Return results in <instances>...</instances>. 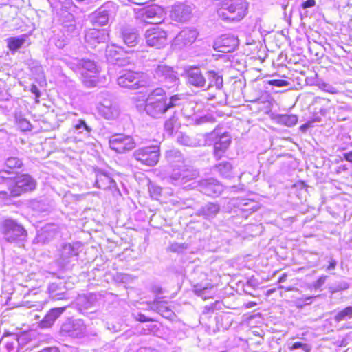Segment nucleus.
I'll use <instances>...</instances> for the list:
<instances>
[{
	"label": "nucleus",
	"instance_id": "f257e3e1",
	"mask_svg": "<svg viewBox=\"0 0 352 352\" xmlns=\"http://www.w3.org/2000/svg\"><path fill=\"white\" fill-rule=\"evenodd\" d=\"M8 170L0 171V179L6 182L10 195L6 191H0V203L3 205L13 204L12 198L22 193L21 162L16 157H10L6 163Z\"/></svg>",
	"mask_w": 352,
	"mask_h": 352
},
{
	"label": "nucleus",
	"instance_id": "f03ea898",
	"mask_svg": "<svg viewBox=\"0 0 352 352\" xmlns=\"http://www.w3.org/2000/svg\"><path fill=\"white\" fill-rule=\"evenodd\" d=\"M166 158L173 167L177 168L167 178L168 181L176 186H185L187 183L195 180L199 176L197 170L184 165V160L178 150H169L166 153Z\"/></svg>",
	"mask_w": 352,
	"mask_h": 352
},
{
	"label": "nucleus",
	"instance_id": "7ed1b4c3",
	"mask_svg": "<svg viewBox=\"0 0 352 352\" xmlns=\"http://www.w3.org/2000/svg\"><path fill=\"white\" fill-rule=\"evenodd\" d=\"M217 12L225 21H240L247 14L248 4L245 0H220Z\"/></svg>",
	"mask_w": 352,
	"mask_h": 352
},
{
	"label": "nucleus",
	"instance_id": "20e7f679",
	"mask_svg": "<svg viewBox=\"0 0 352 352\" xmlns=\"http://www.w3.org/2000/svg\"><path fill=\"white\" fill-rule=\"evenodd\" d=\"M70 67L74 72L80 74L83 85L89 88L94 87L98 82L97 76L98 68L94 61L91 60H76V63H71Z\"/></svg>",
	"mask_w": 352,
	"mask_h": 352
},
{
	"label": "nucleus",
	"instance_id": "39448f33",
	"mask_svg": "<svg viewBox=\"0 0 352 352\" xmlns=\"http://www.w3.org/2000/svg\"><path fill=\"white\" fill-rule=\"evenodd\" d=\"M118 84L122 87L138 89L148 85L149 80L143 74L128 71L118 77Z\"/></svg>",
	"mask_w": 352,
	"mask_h": 352
},
{
	"label": "nucleus",
	"instance_id": "423d86ee",
	"mask_svg": "<svg viewBox=\"0 0 352 352\" xmlns=\"http://www.w3.org/2000/svg\"><path fill=\"white\" fill-rule=\"evenodd\" d=\"M144 37L148 46L157 49L163 48L168 43V32L159 26L148 29Z\"/></svg>",
	"mask_w": 352,
	"mask_h": 352
},
{
	"label": "nucleus",
	"instance_id": "0eeeda50",
	"mask_svg": "<svg viewBox=\"0 0 352 352\" xmlns=\"http://www.w3.org/2000/svg\"><path fill=\"white\" fill-rule=\"evenodd\" d=\"M153 75L160 82L169 88L177 85L179 81L177 72L173 67L164 64L157 65L154 68Z\"/></svg>",
	"mask_w": 352,
	"mask_h": 352
},
{
	"label": "nucleus",
	"instance_id": "6e6552de",
	"mask_svg": "<svg viewBox=\"0 0 352 352\" xmlns=\"http://www.w3.org/2000/svg\"><path fill=\"white\" fill-rule=\"evenodd\" d=\"M133 157L137 161L148 166L157 164L160 157V147L158 146H150L140 148L133 153Z\"/></svg>",
	"mask_w": 352,
	"mask_h": 352
},
{
	"label": "nucleus",
	"instance_id": "1a4fd4ad",
	"mask_svg": "<svg viewBox=\"0 0 352 352\" xmlns=\"http://www.w3.org/2000/svg\"><path fill=\"white\" fill-rule=\"evenodd\" d=\"M190 184L184 188H198L199 190L208 196H218L223 190V186L214 179L201 180Z\"/></svg>",
	"mask_w": 352,
	"mask_h": 352
},
{
	"label": "nucleus",
	"instance_id": "9d476101",
	"mask_svg": "<svg viewBox=\"0 0 352 352\" xmlns=\"http://www.w3.org/2000/svg\"><path fill=\"white\" fill-rule=\"evenodd\" d=\"M117 11L116 5L109 1L102 6L95 13L93 19V24L94 26L105 25L110 18L114 16Z\"/></svg>",
	"mask_w": 352,
	"mask_h": 352
},
{
	"label": "nucleus",
	"instance_id": "9b49d317",
	"mask_svg": "<svg viewBox=\"0 0 352 352\" xmlns=\"http://www.w3.org/2000/svg\"><path fill=\"white\" fill-rule=\"evenodd\" d=\"M109 144L112 150H114L119 153L131 151L135 146V144L131 137L121 134L112 135L109 138Z\"/></svg>",
	"mask_w": 352,
	"mask_h": 352
},
{
	"label": "nucleus",
	"instance_id": "f8f14e48",
	"mask_svg": "<svg viewBox=\"0 0 352 352\" xmlns=\"http://www.w3.org/2000/svg\"><path fill=\"white\" fill-rule=\"evenodd\" d=\"M210 135L214 140V155L219 160L230 146L231 137L227 133L219 135L216 131H214Z\"/></svg>",
	"mask_w": 352,
	"mask_h": 352
},
{
	"label": "nucleus",
	"instance_id": "ddd939ff",
	"mask_svg": "<svg viewBox=\"0 0 352 352\" xmlns=\"http://www.w3.org/2000/svg\"><path fill=\"white\" fill-rule=\"evenodd\" d=\"M238 45L237 37L231 34H224L214 41L213 47L218 52L228 53L234 51Z\"/></svg>",
	"mask_w": 352,
	"mask_h": 352
},
{
	"label": "nucleus",
	"instance_id": "4468645a",
	"mask_svg": "<svg viewBox=\"0 0 352 352\" xmlns=\"http://www.w3.org/2000/svg\"><path fill=\"white\" fill-rule=\"evenodd\" d=\"M3 232L6 241L14 243L22 235V227L12 219H6L3 223Z\"/></svg>",
	"mask_w": 352,
	"mask_h": 352
},
{
	"label": "nucleus",
	"instance_id": "2eb2a0df",
	"mask_svg": "<svg viewBox=\"0 0 352 352\" xmlns=\"http://www.w3.org/2000/svg\"><path fill=\"white\" fill-rule=\"evenodd\" d=\"M164 14L162 7L153 5L144 9L142 16L144 21L148 23L158 24L163 20Z\"/></svg>",
	"mask_w": 352,
	"mask_h": 352
},
{
	"label": "nucleus",
	"instance_id": "dca6fc26",
	"mask_svg": "<svg viewBox=\"0 0 352 352\" xmlns=\"http://www.w3.org/2000/svg\"><path fill=\"white\" fill-rule=\"evenodd\" d=\"M109 36V33L106 30L94 28L87 32L85 39L89 45L95 47L97 44L108 41Z\"/></svg>",
	"mask_w": 352,
	"mask_h": 352
},
{
	"label": "nucleus",
	"instance_id": "f3484780",
	"mask_svg": "<svg viewBox=\"0 0 352 352\" xmlns=\"http://www.w3.org/2000/svg\"><path fill=\"white\" fill-rule=\"evenodd\" d=\"M188 84L197 88H203L206 84V79L201 69L197 67H191L186 71Z\"/></svg>",
	"mask_w": 352,
	"mask_h": 352
},
{
	"label": "nucleus",
	"instance_id": "a211bd4d",
	"mask_svg": "<svg viewBox=\"0 0 352 352\" xmlns=\"http://www.w3.org/2000/svg\"><path fill=\"white\" fill-rule=\"evenodd\" d=\"M19 346L18 334L4 335L0 340V351L2 352H19Z\"/></svg>",
	"mask_w": 352,
	"mask_h": 352
},
{
	"label": "nucleus",
	"instance_id": "6ab92c4d",
	"mask_svg": "<svg viewBox=\"0 0 352 352\" xmlns=\"http://www.w3.org/2000/svg\"><path fill=\"white\" fill-rule=\"evenodd\" d=\"M192 8L190 6L178 3L172 7L170 17L176 21H186L190 19Z\"/></svg>",
	"mask_w": 352,
	"mask_h": 352
},
{
	"label": "nucleus",
	"instance_id": "aec40b11",
	"mask_svg": "<svg viewBox=\"0 0 352 352\" xmlns=\"http://www.w3.org/2000/svg\"><path fill=\"white\" fill-rule=\"evenodd\" d=\"M61 330L69 336L80 337L85 331V325L81 320H74L64 323Z\"/></svg>",
	"mask_w": 352,
	"mask_h": 352
},
{
	"label": "nucleus",
	"instance_id": "412c9836",
	"mask_svg": "<svg viewBox=\"0 0 352 352\" xmlns=\"http://www.w3.org/2000/svg\"><path fill=\"white\" fill-rule=\"evenodd\" d=\"M198 35L196 30L186 28L182 30L175 38L174 45L179 47L192 44L197 38Z\"/></svg>",
	"mask_w": 352,
	"mask_h": 352
},
{
	"label": "nucleus",
	"instance_id": "4be33fe9",
	"mask_svg": "<svg viewBox=\"0 0 352 352\" xmlns=\"http://www.w3.org/2000/svg\"><path fill=\"white\" fill-rule=\"evenodd\" d=\"M50 297L55 300L66 298L67 288L63 282L52 283L48 286Z\"/></svg>",
	"mask_w": 352,
	"mask_h": 352
},
{
	"label": "nucleus",
	"instance_id": "5701e85b",
	"mask_svg": "<svg viewBox=\"0 0 352 352\" xmlns=\"http://www.w3.org/2000/svg\"><path fill=\"white\" fill-rule=\"evenodd\" d=\"M31 75L38 84L39 87H43L47 85L45 76L41 65L36 61H32L29 64Z\"/></svg>",
	"mask_w": 352,
	"mask_h": 352
},
{
	"label": "nucleus",
	"instance_id": "b1692460",
	"mask_svg": "<svg viewBox=\"0 0 352 352\" xmlns=\"http://www.w3.org/2000/svg\"><path fill=\"white\" fill-rule=\"evenodd\" d=\"M220 211V206L216 203H208L202 206L197 212L199 216L206 219L214 218Z\"/></svg>",
	"mask_w": 352,
	"mask_h": 352
},
{
	"label": "nucleus",
	"instance_id": "393cba45",
	"mask_svg": "<svg viewBox=\"0 0 352 352\" xmlns=\"http://www.w3.org/2000/svg\"><path fill=\"white\" fill-rule=\"evenodd\" d=\"M145 111L150 116L158 118H160L166 111H168L166 102H160L154 104H146Z\"/></svg>",
	"mask_w": 352,
	"mask_h": 352
},
{
	"label": "nucleus",
	"instance_id": "a878e982",
	"mask_svg": "<svg viewBox=\"0 0 352 352\" xmlns=\"http://www.w3.org/2000/svg\"><path fill=\"white\" fill-rule=\"evenodd\" d=\"M65 307L52 309L41 322L42 327H50L54 321L63 313Z\"/></svg>",
	"mask_w": 352,
	"mask_h": 352
},
{
	"label": "nucleus",
	"instance_id": "bb28decb",
	"mask_svg": "<svg viewBox=\"0 0 352 352\" xmlns=\"http://www.w3.org/2000/svg\"><path fill=\"white\" fill-rule=\"evenodd\" d=\"M122 38L124 43L129 47L135 46L139 41V36L135 29L125 28L122 30Z\"/></svg>",
	"mask_w": 352,
	"mask_h": 352
},
{
	"label": "nucleus",
	"instance_id": "cd10ccee",
	"mask_svg": "<svg viewBox=\"0 0 352 352\" xmlns=\"http://www.w3.org/2000/svg\"><path fill=\"white\" fill-rule=\"evenodd\" d=\"M98 111L102 117L108 120L116 119L120 115L119 109L116 105L111 104L108 105L100 104L98 107Z\"/></svg>",
	"mask_w": 352,
	"mask_h": 352
},
{
	"label": "nucleus",
	"instance_id": "c85d7f7f",
	"mask_svg": "<svg viewBox=\"0 0 352 352\" xmlns=\"http://www.w3.org/2000/svg\"><path fill=\"white\" fill-rule=\"evenodd\" d=\"M166 304L167 303L166 302L156 299L153 302L149 303V309L157 311L163 317L168 318L172 316L173 313Z\"/></svg>",
	"mask_w": 352,
	"mask_h": 352
},
{
	"label": "nucleus",
	"instance_id": "c756f323",
	"mask_svg": "<svg viewBox=\"0 0 352 352\" xmlns=\"http://www.w3.org/2000/svg\"><path fill=\"white\" fill-rule=\"evenodd\" d=\"M166 102V93L162 88H157L151 91L146 100V104Z\"/></svg>",
	"mask_w": 352,
	"mask_h": 352
},
{
	"label": "nucleus",
	"instance_id": "7c9ffc66",
	"mask_svg": "<svg viewBox=\"0 0 352 352\" xmlns=\"http://www.w3.org/2000/svg\"><path fill=\"white\" fill-rule=\"evenodd\" d=\"M207 77L208 80V89L210 87H215L217 89H220L223 87V78L221 75L214 70H210L207 72Z\"/></svg>",
	"mask_w": 352,
	"mask_h": 352
},
{
	"label": "nucleus",
	"instance_id": "2f4dec72",
	"mask_svg": "<svg viewBox=\"0 0 352 352\" xmlns=\"http://www.w3.org/2000/svg\"><path fill=\"white\" fill-rule=\"evenodd\" d=\"M114 184L113 179L106 173H100L96 176V184L99 188L105 190L111 188Z\"/></svg>",
	"mask_w": 352,
	"mask_h": 352
},
{
	"label": "nucleus",
	"instance_id": "473e14b6",
	"mask_svg": "<svg viewBox=\"0 0 352 352\" xmlns=\"http://www.w3.org/2000/svg\"><path fill=\"white\" fill-rule=\"evenodd\" d=\"M215 170L223 177L230 178L232 176V166L227 162H221L214 167Z\"/></svg>",
	"mask_w": 352,
	"mask_h": 352
},
{
	"label": "nucleus",
	"instance_id": "72a5a7b5",
	"mask_svg": "<svg viewBox=\"0 0 352 352\" xmlns=\"http://www.w3.org/2000/svg\"><path fill=\"white\" fill-rule=\"evenodd\" d=\"M36 186L37 182L34 178L28 174H23V192L33 191Z\"/></svg>",
	"mask_w": 352,
	"mask_h": 352
},
{
	"label": "nucleus",
	"instance_id": "f704fd0d",
	"mask_svg": "<svg viewBox=\"0 0 352 352\" xmlns=\"http://www.w3.org/2000/svg\"><path fill=\"white\" fill-rule=\"evenodd\" d=\"M177 141L179 144L187 146L195 147L199 145V142L196 139L183 133H180L178 135Z\"/></svg>",
	"mask_w": 352,
	"mask_h": 352
},
{
	"label": "nucleus",
	"instance_id": "c9c22d12",
	"mask_svg": "<svg viewBox=\"0 0 352 352\" xmlns=\"http://www.w3.org/2000/svg\"><path fill=\"white\" fill-rule=\"evenodd\" d=\"M78 254V248L70 243L66 244L63 247L61 255L64 259L75 256Z\"/></svg>",
	"mask_w": 352,
	"mask_h": 352
},
{
	"label": "nucleus",
	"instance_id": "e433bc0d",
	"mask_svg": "<svg viewBox=\"0 0 352 352\" xmlns=\"http://www.w3.org/2000/svg\"><path fill=\"white\" fill-rule=\"evenodd\" d=\"M352 318V307L348 306L344 309L340 311L335 316L334 320L340 322L343 320L351 319Z\"/></svg>",
	"mask_w": 352,
	"mask_h": 352
},
{
	"label": "nucleus",
	"instance_id": "4c0bfd02",
	"mask_svg": "<svg viewBox=\"0 0 352 352\" xmlns=\"http://www.w3.org/2000/svg\"><path fill=\"white\" fill-rule=\"evenodd\" d=\"M278 122L287 126H294L298 122V117L295 115H281L278 118Z\"/></svg>",
	"mask_w": 352,
	"mask_h": 352
},
{
	"label": "nucleus",
	"instance_id": "58836bf2",
	"mask_svg": "<svg viewBox=\"0 0 352 352\" xmlns=\"http://www.w3.org/2000/svg\"><path fill=\"white\" fill-rule=\"evenodd\" d=\"M56 235L55 228L54 226H47L43 228L39 234L41 239L50 240Z\"/></svg>",
	"mask_w": 352,
	"mask_h": 352
},
{
	"label": "nucleus",
	"instance_id": "ea45409f",
	"mask_svg": "<svg viewBox=\"0 0 352 352\" xmlns=\"http://www.w3.org/2000/svg\"><path fill=\"white\" fill-rule=\"evenodd\" d=\"M213 289L212 285L209 287H202L201 285L195 286V292L198 295L204 298V299L211 298L210 291Z\"/></svg>",
	"mask_w": 352,
	"mask_h": 352
},
{
	"label": "nucleus",
	"instance_id": "a19ab883",
	"mask_svg": "<svg viewBox=\"0 0 352 352\" xmlns=\"http://www.w3.org/2000/svg\"><path fill=\"white\" fill-rule=\"evenodd\" d=\"M349 284L345 280H340L334 284H332L329 287V291L331 294L346 290L349 287Z\"/></svg>",
	"mask_w": 352,
	"mask_h": 352
},
{
	"label": "nucleus",
	"instance_id": "79ce46f5",
	"mask_svg": "<svg viewBox=\"0 0 352 352\" xmlns=\"http://www.w3.org/2000/svg\"><path fill=\"white\" fill-rule=\"evenodd\" d=\"M7 45L10 50L15 52L22 45V38L10 37L7 38Z\"/></svg>",
	"mask_w": 352,
	"mask_h": 352
},
{
	"label": "nucleus",
	"instance_id": "37998d69",
	"mask_svg": "<svg viewBox=\"0 0 352 352\" xmlns=\"http://www.w3.org/2000/svg\"><path fill=\"white\" fill-rule=\"evenodd\" d=\"M74 129L78 131L80 133H82L84 131H85L86 135H89L91 131V127L87 126L83 120H78L76 123L74 124Z\"/></svg>",
	"mask_w": 352,
	"mask_h": 352
},
{
	"label": "nucleus",
	"instance_id": "c03bdc74",
	"mask_svg": "<svg viewBox=\"0 0 352 352\" xmlns=\"http://www.w3.org/2000/svg\"><path fill=\"white\" fill-rule=\"evenodd\" d=\"M179 100H180V98L177 95L172 96L168 99V102L166 100V105L167 106L168 110L170 108H173V107H175L179 105Z\"/></svg>",
	"mask_w": 352,
	"mask_h": 352
},
{
	"label": "nucleus",
	"instance_id": "a18cd8bd",
	"mask_svg": "<svg viewBox=\"0 0 352 352\" xmlns=\"http://www.w3.org/2000/svg\"><path fill=\"white\" fill-rule=\"evenodd\" d=\"M318 87L320 89H322L324 91H327L328 93H330V94H336L337 93L336 89L328 83H326V82L319 83Z\"/></svg>",
	"mask_w": 352,
	"mask_h": 352
},
{
	"label": "nucleus",
	"instance_id": "49530a36",
	"mask_svg": "<svg viewBox=\"0 0 352 352\" xmlns=\"http://www.w3.org/2000/svg\"><path fill=\"white\" fill-rule=\"evenodd\" d=\"M176 121L177 119L175 116H172L169 120L166 121L164 124V128L168 133H172Z\"/></svg>",
	"mask_w": 352,
	"mask_h": 352
},
{
	"label": "nucleus",
	"instance_id": "de8ad7c7",
	"mask_svg": "<svg viewBox=\"0 0 352 352\" xmlns=\"http://www.w3.org/2000/svg\"><path fill=\"white\" fill-rule=\"evenodd\" d=\"M149 192L151 196L154 199H157L162 193V188L159 186H151L149 187Z\"/></svg>",
	"mask_w": 352,
	"mask_h": 352
},
{
	"label": "nucleus",
	"instance_id": "09e8293b",
	"mask_svg": "<svg viewBox=\"0 0 352 352\" xmlns=\"http://www.w3.org/2000/svg\"><path fill=\"white\" fill-rule=\"evenodd\" d=\"M188 245L185 243H173L170 246V249L173 252H182L184 250L187 249Z\"/></svg>",
	"mask_w": 352,
	"mask_h": 352
},
{
	"label": "nucleus",
	"instance_id": "8fccbe9b",
	"mask_svg": "<svg viewBox=\"0 0 352 352\" xmlns=\"http://www.w3.org/2000/svg\"><path fill=\"white\" fill-rule=\"evenodd\" d=\"M269 84L278 87H284L288 85V82L281 79H274L269 81Z\"/></svg>",
	"mask_w": 352,
	"mask_h": 352
},
{
	"label": "nucleus",
	"instance_id": "3c124183",
	"mask_svg": "<svg viewBox=\"0 0 352 352\" xmlns=\"http://www.w3.org/2000/svg\"><path fill=\"white\" fill-rule=\"evenodd\" d=\"M28 90H30L33 94H34L36 102H38V98L41 96V92L38 87L36 85L32 84Z\"/></svg>",
	"mask_w": 352,
	"mask_h": 352
},
{
	"label": "nucleus",
	"instance_id": "603ef678",
	"mask_svg": "<svg viewBox=\"0 0 352 352\" xmlns=\"http://www.w3.org/2000/svg\"><path fill=\"white\" fill-rule=\"evenodd\" d=\"M259 282L255 278L254 276L249 278L246 283V287H250L254 289H256L258 287Z\"/></svg>",
	"mask_w": 352,
	"mask_h": 352
},
{
	"label": "nucleus",
	"instance_id": "864d4df0",
	"mask_svg": "<svg viewBox=\"0 0 352 352\" xmlns=\"http://www.w3.org/2000/svg\"><path fill=\"white\" fill-rule=\"evenodd\" d=\"M134 318L136 320L138 321H140V322H148V321H153V320L152 318H148L146 316H145L142 313H138L137 314H134Z\"/></svg>",
	"mask_w": 352,
	"mask_h": 352
},
{
	"label": "nucleus",
	"instance_id": "5fc2aeb1",
	"mask_svg": "<svg viewBox=\"0 0 352 352\" xmlns=\"http://www.w3.org/2000/svg\"><path fill=\"white\" fill-rule=\"evenodd\" d=\"M327 276H321L314 283L315 288H320L326 281Z\"/></svg>",
	"mask_w": 352,
	"mask_h": 352
},
{
	"label": "nucleus",
	"instance_id": "6e6d98bb",
	"mask_svg": "<svg viewBox=\"0 0 352 352\" xmlns=\"http://www.w3.org/2000/svg\"><path fill=\"white\" fill-rule=\"evenodd\" d=\"M115 48H116L115 45L108 46L106 49V56L107 57L114 56L116 54V51Z\"/></svg>",
	"mask_w": 352,
	"mask_h": 352
},
{
	"label": "nucleus",
	"instance_id": "4d7b16f0",
	"mask_svg": "<svg viewBox=\"0 0 352 352\" xmlns=\"http://www.w3.org/2000/svg\"><path fill=\"white\" fill-rule=\"evenodd\" d=\"M316 5V1L315 0H307L305 1L302 6L303 8H311L315 6Z\"/></svg>",
	"mask_w": 352,
	"mask_h": 352
},
{
	"label": "nucleus",
	"instance_id": "13d9d810",
	"mask_svg": "<svg viewBox=\"0 0 352 352\" xmlns=\"http://www.w3.org/2000/svg\"><path fill=\"white\" fill-rule=\"evenodd\" d=\"M337 265V261L335 259L331 258L329 261V265L326 268L327 271H331L335 270L336 266Z\"/></svg>",
	"mask_w": 352,
	"mask_h": 352
},
{
	"label": "nucleus",
	"instance_id": "bf43d9fd",
	"mask_svg": "<svg viewBox=\"0 0 352 352\" xmlns=\"http://www.w3.org/2000/svg\"><path fill=\"white\" fill-rule=\"evenodd\" d=\"M343 157L346 161L352 163V151L347 153H344L343 154Z\"/></svg>",
	"mask_w": 352,
	"mask_h": 352
},
{
	"label": "nucleus",
	"instance_id": "052dcab7",
	"mask_svg": "<svg viewBox=\"0 0 352 352\" xmlns=\"http://www.w3.org/2000/svg\"><path fill=\"white\" fill-rule=\"evenodd\" d=\"M38 352H58V349L56 347H47Z\"/></svg>",
	"mask_w": 352,
	"mask_h": 352
},
{
	"label": "nucleus",
	"instance_id": "680f3d73",
	"mask_svg": "<svg viewBox=\"0 0 352 352\" xmlns=\"http://www.w3.org/2000/svg\"><path fill=\"white\" fill-rule=\"evenodd\" d=\"M30 122L23 118V131L30 130Z\"/></svg>",
	"mask_w": 352,
	"mask_h": 352
},
{
	"label": "nucleus",
	"instance_id": "e2e57ef3",
	"mask_svg": "<svg viewBox=\"0 0 352 352\" xmlns=\"http://www.w3.org/2000/svg\"><path fill=\"white\" fill-rule=\"evenodd\" d=\"M311 126V122H307L304 124H302L301 126H300V129L302 130V131H305L307 130L308 128H309Z\"/></svg>",
	"mask_w": 352,
	"mask_h": 352
},
{
	"label": "nucleus",
	"instance_id": "0e129e2a",
	"mask_svg": "<svg viewBox=\"0 0 352 352\" xmlns=\"http://www.w3.org/2000/svg\"><path fill=\"white\" fill-rule=\"evenodd\" d=\"M55 44L58 48H63L65 45V43L60 41H57Z\"/></svg>",
	"mask_w": 352,
	"mask_h": 352
},
{
	"label": "nucleus",
	"instance_id": "69168bd1",
	"mask_svg": "<svg viewBox=\"0 0 352 352\" xmlns=\"http://www.w3.org/2000/svg\"><path fill=\"white\" fill-rule=\"evenodd\" d=\"M286 278H287V275L286 274H283L278 279V282L279 283H282V282H284L285 280H286Z\"/></svg>",
	"mask_w": 352,
	"mask_h": 352
},
{
	"label": "nucleus",
	"instance_id": "338daca9",
	"mask_svg": "<svg viewBox=\"0 0 352 352\" xmlns=\"http://www.w3.org/2000/svg\"><path fill=\"white\" fill-rule=\"evenodd\" d=\"M27 314L30 315V316L32 315L35 319H38L40 318V316L36 313L32 314L30 311H29L27 313Z\"/></svg>",
	"mask_w": 352,
	"mask_h": 352
},
{
	"label": "nucleus",
	"instance_id": "774afa93",
	"mask_svg": "<svg viewBox=\"0 0 352 352\" xmlns=\"http://www.w3.org/2000/svg\"><path fill=\"white\" fill-rule=\"evenodd\" d=\"M69 28V31H72L75 28V25L74 23H70L69 25H67Z\"/></svg>",
	"mask_w": 352,
	"mask_h": 352
}]
</instances>
